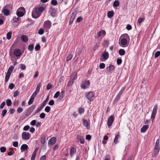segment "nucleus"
<instances>
[{
    "label": "nucleus",
    "instance_id": "1",
    "mask_svg": "<svg viewBox=\"0 0 160 160\" xmlns=\"http://www.w3.org/2000/svg\"><path fill=\"white\" fill-rule=\"evenodd\" d=\"M46 8L43 6H38L34 7L32 12V16L33 18L37 19L41 15L42 11H44Z\"/></svg>",
    "mask_w": 160,
    "mask_h": 160
},
{
    "label": "nucleus",
    "instance_id": "2",
    "mask_svg": "<svg viewBox=\"0 0 160 160\" xmlns=\"http://www.w3.org/2000/svg\"><path fill=\"white\" fill-rule=\"evenodd\" d=\"M77 72H74L72 73L70 76V78L68 82L67 86L68 87H70L73 84L75 80L77 78Z\"/></svg>",
    "mask_w": 160,
    "mask_h": 160
},
{
    "label": "nucleus",
    "instance_id": "3",
    "mask_svg": "<svg viewBox=\"0 0 160 160\" xmlns=\"http://www.w3.org/2000/svg\"><path fill=\"white\" fill-rule=\"evenodd\" d=\"M49 96H48L45 100L40 105V106L36 109L34 112L32 116L35 115L40 110H41L42 108L46 105V104L48 101L49 100Z\"/></svg>",
    "mask_w": 160,
    "mask_h": 160
},
{
    "label": "nucleus",
    "instance_id": "4",
    "mask_svg": "<svg viewBox=\"0 0 160 160\" xmlns=\"http://www.w3.org/2000/svg\"><path fill=\"white\" fill-rule=\"evenodd\" d=\"M10 7V5H7L4 6L2 8V12H3L5 16H8L10 13V11L8 10Z\"/></svg>",
    "mask_w": 160,
    "mask_h": 160
},
{
    "label": "nucleus",
    "instance_id": "5",
    "mask_svg": "<svg viewBox=\"0 0 160 160\" xmlns=\"http://www.w3.org/2000/svg\"><path fill=\"white\" fill-rule=\"evenodd\" d=\"M51 22L49 20H47L45 21L44 23V29L45 31L47 32H48V30L50 29L51 27Z\"/></svg>",
    "mask_w": 160,
    "mask_h": 160
},
{
    "label": "nucleus",
    "instance_id": "6",
    "mask_svg": "<svg viewBox=\"0 0 160 160\" xmlns=\"http://www.w3.org/2000/svg\"><path fill=\"white\" fill-rule=\"evenodd\" d=\"M114 66L112 64H110L106 68V73L108 74H109L114 71Z\"/></svg>",
    "mask_w": 160,
    "mask_h": 160
},
{
    "label": "nucleus",
    "instance_id": "7",
    "mask_svg": "<svg viewBox=\"0 0 160 160\" xmlns=\"http://www.w3.org/2000/svg\"><path fill=\"white\" fill-rule=\"evenodd\" d=\"M25 10L24 8L23 7H21L18 8L17 11V15L19 17H22L24 14L23 11Z\"/></svg>",
    "mask_w": 160,
    "mask_h": 160
},
{
    "label": "nucleus",
    "instance_id": "8",
    "mask_svg": "<svg viewBox=\"0 0 160 160\" xmlns=\"http://www.w3.org/2000/svg\"><path fill=\"white\" fill-rule=\"evenodd\" d=\"M158 109V106L157 105H155L152 111L151 114V119L152 121H153L155 117Z\"/></svg>",
    "mask_w": 160,
    "mask_h": 160
},
{
    "label": "nucleus",
    "instance_id": "9",
    "mask_svg": "<svg viewBox=\"0 0 160 160\" xmlns=\"http://www.w3.org/2000/svg\"><path fill=\"white\" fill-rule=\"evenodd\" d=\"M94 95V93L93 92L90 91L86 94V98L90 101H92L93 100L92 98Z\"/></svg>",
    "mask_w": 160,
    "mask_h": 160
},
{
    "label": "nucleus",
    "instance_id": "10",
    "mask_svg": "<svg viewBox=\"0 0 160 160\" xmlns=\"http://www.w3.org/2000/svg\"><path fill=\"white\" fill-rule=\"evenodd\" d=\"M35 105H33L32 106L29 107L25 112V115L27 117L32 112L35 108Z\"/></svg>",
    "mask_w": 160,
    "mask_h": 160
},
{
    "label": "nucleus",
    "instance_id": "11",
    "mask_svg": "<svg viewBox=\"0 0 160 160\" xmlns=\"http://www.w3.org/2000/svg\"><path fill=\"white\" fill-rule=\"evenodd\" d=\"M77 14V12L76 11L73 12L72 13V16L71 17L69 21V25H71L72 23L75 18V17Z\"/></svg>",
    "mask_w": 160,
    "mask_h": 160
},
{
    "label": "nucleus",
    "instance_id": "12",
    "mask_svg": "<svg viewBox=\"0 0 160 160\" xmlns=\"http://www.w3.org/2000/svg\"><path fill=\"white\" fill-rule=\"evenodd\" d=\"M22 139L24 140H28L30 138V134L26 132H23L22 133Z\"/></svg>",
    "mask_w": 160,
    "mask_h": 160
},
{
    "label": "nucleus",
    "instance_id": "13",
    "mask_svg": "<svg viewBox=\"0 0 160 160\" xmlns=\"http://www.w3.org/2000/svg\"><path fill=\"white\" fill-rule=\"evenodd\" d=\"M13 53L14 55L16 57H20L22 54V53L21 52V50L19 49H14Z\"/></svg>",
    "mask_w": 160,
    "mask_h": 160
},
{
    "label": "nucleus",
    "instance_id": "14",
    "mask_svg": "<svg viewBox=\"0 0 160 160\" xmlns=\"http://www.w3.org/2000/svg\"><path fill=\"white\" fill-rule=\"evenodd\" d=\"M90 85V81L89 80H86L81 85V87L82 88L85 89L88 88Z\"/></svg>",
    "mask_w": 160,
    "mask_h": 160
},
{
    "label": "nucleus",
    "instance_id": "15",
    "mask_svg": "<svg viewBox=\"0 0 160 160\" xmlns=\"http://www.w3.org/2000/svg\"><path fill=\"white\" fill-rule=\"evenodd\" d=\"M114 116L113 115H111L108 119L107 124L108 127L111 126L114 121Z\"/></svg>",
    "mask_w": 160,
    "mask_h": 160
},
{
    "label": "nucleus",
    "instance_id": "16",
    "mask_svg": "<svg viewBox=\"0 0 160 160\" xmlns=\"http://www.w3.org/2000/svg\"><path fill=\"white\" fill-rule=\"evenodd\" d=\"M56 139L54 137L51 138L48 141V145L49 146H52L56 142Z\"/></svg>",
    "mask_w": 160,
    "mask_h": 160
},
{
    "label": "nucleus",
    "instance_id": "17",
    "mask_svg": "<svg viewBox=\"0 0 160 160\" xmlns=\"http://www.w3.org/2000/svg\"><path fill=\"white\" fill-rule=\"evenodd\" d=\"M106 32L104 30H101L98 32L97 33L98 37H100V36L103 37L106 35Z\"/></svg>",
    "mask_w": 160,
    "mask_h": 160
},
{
    "label": "nucleus",
    "instance_id": "18",
    "mask_svg": "<svg viewBox=\"0 0 160 160\" xmlns=\"http://www.w3.org/2000/svg\"><path fill=\"white\" fill-rule=\"evenodd\" d=\"M102 57L103 59L105 60L107 59L109 57L108 53L106 52V50L104 51L102 53Z\"/></svg>",
    "mask_w": 160,
    "mask_h": 160
},
{
    "label": "nucleus",
    "instance_id": "19",
    "mask_svg": "<svg viewBox=\"0 0 160 160\" xmlns=\"http://www.w3.org/2000/svg\"><path fill=\"white\" fill-rule=\"evenodd\" d=\"M149 128L148 125H143V126L141 129V132L142 133L145 132Z\"/></svg>",
    "mask_w": 160,
    "mask_h": 160
},
{
    "label": "nucleus",
    "instance_id": "20",
    "mask_svg": "<svg viewBox=\"0 0 160 160\" xmlns=\"http://www.w3.org/2000/svg\"><path fill=\"white\" fill-rule=\"evenodd\" d=\"M28 148V146L26 144H22L20 148L21 152H23L24 150H27Z\"/></svg>",
    "mask_w": 160,
    "mask_h": 160
},
{
    "label": "nucleus",
    "instance_id": "21",
    "mask_svg": "<svg viewBox=\"0 0 160 160\" xmlns=\"http://www.w3.org/2000/svg\"><path fill=\"white\" fill-rule=\"evenodd\" d=\"M83 125L86 127L87 128H88L90 127V124L85 119H83Z\"/></svg>",
    "mask_w": 160,
    "mask_h": 160
},
{
    "label": "nucleus",
    "instance_id": "22",
    "mask_svg": "<svg viewBox=\"0 0 160 160\" xmlns=\"http://www.w3.org/2000/svg\"><path fill=\"white\" fill-rule=\"evenodd\" d=\"M21 39L24 42H26L28 41V38L25 35H22L21 36Z\"/></svg>",
    "mask_w": 160,
    "mask_h": 160
},
{
    "label": "nucleus",
    "instance_id": "23",
    "mask_svg": "<svg viewBox=\"0 0 160 160\" xmlns=\"http://www.w3.org/2000/svg\"><path fill=\"white\" fill-rule=\"evenodd\" d=\"M76 151L75 148L74 147H72L70 150V154L71 157H72L74 154V152Z\"/></svg>",
    "mask_w": 160,
    "mask_h": 160
},
{
    "label": "nucleus",
    "instance_id": "24",
    "mask_svg": "<svg viewBox=\"0 0 160 160\" xmlns=\"http://www.w3.org/2000/svg\"><path fill=\"white\" fill-rule=\"evenodd\" d=\"M114 12L113 11H109L107 13V16L109 18H111L114 15Z\"/></svg>",
    "mask_w": 160,
    "mask_h": 160
},
{
    "label": "nucleus",
    "instance_id": "25",
    "mask_svg": "<svg viewBox=\"0 0 160 160\" xmlns=\"http://www.w3.org/2000/svg\"><path fill=\"white\" fill-rule=\"evenodd\" d=\"M127 43V40L126 38H122L121 40V44L122 45H125Z\"/></svg>",
    "mask_w": 160,
    "mask_h": 160
},
{
    "label": "nucleus",
    "instance_id": "26",
    "mask_svg": "<svg viewBox=\"0 0 160 160\" xmlns=\"http://www.w3.org/2000/svg\"><path fill=\"white\" fill-rule=\"evenodd\" d=\"M13 22H19V23L20 22H19L20 21V18L19 17H14L12 19Z\"/></svg>",
    "mask_w": 160,
    "mask_h": 160
},
{
    "label": "nucleus",
    "instance_id": "27",
    "mask_svg": "<svg viewBox=\"0 0 160 160\" xmlns=\"http://www.w3.org/2000/svg\"><path fill=\"white\" fill-rule=\"evenodd\" d=\"M14 68V67L12 66H11L8 69V71L7 72V73H10V74H11L13 69Z\"/></svg>",
    "mask_w": 160,
    "mask_h": 160
},
{
    "label": "nucleus",
    "instance_id": "28",
    "mask_svg": "<svg viewBox=\"0 0 160 160\" xmlns=\"http://www.w3.org/2000/svg\"><path fill=\"white\" fill-rule=\"evenodd\" d=\"M120 137V136L119 135L118 133V134H115V137L114 140V143H117L118 139Z\"/></svg>",
    "mask_w": 160,
    "mask_h": 160
},
{
    "label": "nucleus",
    "instance_id": "29",
    "mask_svg": "<svg viewBox=\"0 0 160 160\" xmlns=\"http://www.w3.org/2000/svg\"><path fill=\"white\" fill-rule=\"evenodd\" d=\"M118 53L120 55L123 56L125 54V52L124 50L122 49H121L119 50Z\"/></svg>",
    "mask_w": 160,
    "mask_h": 160
},
{
    "label": "nucleus",
    "instance_id": "30",
    "mask_svg": "<svg viewBox=\"0 0 160 160\" xmlns=\"http://www.w3.org/2000/svg\"><path fill=\"white\" fill-rule=\"evenodd\" d=\"M119 2L118 0H115L113 3V7L114 8L117 7L119 5Z\"/></svg>",
    "mask_w": 160,
    "mask_h": 160
},
{
    "label": "nucleus",
    "instance_id": "31",
    "mask_svg": "<svg viewBox=\"0 0 160 160\" xmlns=\"http://www.w3.org/2000/svg\"><path fill=\"white\" fill-rule=\"evenodd\" d=\"M77 139L80 141V142L81 143H83L84 142V140L83 139L81 138V136L80 135H78L77 136Z\"/></svg>",
    "mask_w": 160,
    "mask_h": 160
},
{
    "label": "nucleus",
    "instance_id": "32",
    "mask_svg": "<svg viewBox=\"0 0 160 160\" xmlns=\"http://www.w3.org/2000/svg\"><path fill=\"white\" fill-rule=\"evenodd\" d=\"M34 49L33 44H31L29 45L28 47V49L30 51H32Z\"/></svg>",
    "mask_w": 160,
    "mask_h": 160
},
{
    "label": "nucleus",
    "instance_id": "33",
    "mask_svg": "<svg viewBox=\"0 0 160 160\" xmlns=\"http://www.w3.org/2000/svg\"><path fill=\"white\" fill-rule=\"evenodd\" d=\"M46 137L45 135L42 136L41 138V142L42 144H44L45 142Z\"/></svg>",
    "mask_w": 160,
    "mask_h": 160
},
{
    "label": "nucleus",
    "instance_id": "34",
    "mask_svg": "<svg viewBox=\"0 0 160 160\" xmlns=\"http://www.w3.org/2000/svg\"><path fill=\"white\" fill-rule=\"evenodd\" d=\"M12 32H8L7 34V38L8 40H10L12 36Z\"/></svg>",
    "mask_w": 160,
    "mask_h": 160
},
{
    "label": "nucleus",
    "instance_id": "35",
    "mask_svg": "<svg viewBox=\"0 0 160 160\" xmlns=\"http://www.w3.org/2000/svg\"><path fill=\"white\" fill-rule=\"evenodd\" d=\"M41 84L40 83H39L37 86L36 89L35 90V92L38 93L39 92L41 87Z\"/></svg>",
    "mask_w": 160,
    "mask_h": 160
},
{
    "label": "nucleus",
    "instance_id": "36",
    "mask_svg": "<svg viewBox=\"0 0 160 160\" xmlns=\"http://www.w3.org/2000/svg\"><path fill=\"white\" fill-rule=\"evenodd\" d=\"M84 112V109L83 108H80L78 109V113L80 114L83 113Z\"/></svg>",
    "mask_w": 160,
    "mask_h": 160
},
{
    "label": "nucleus",
    "instance_id": "37",
    "mask_svg": "<svg viewBox=\"0 0 160 160\" xmlns=\"http://www.w3.org/2000/svg\"><path fill=\"white\" fill-rule=\"evenodd\" d=\"M145 20V18L144 17L143 18H139L138 19V23L139 24H140L143 21Z\"/></svg>",
    "mask_w": 160,
    "mask_h": 160
},
{
    "label": "nucleus",
    "instance_id": "38",
    "mask_svg": "<svg viewBox=\"0 0 160 160\" xmlns=\"http://www.w3.org/2000/svg\"><path fill=\"white\" fill-rule=\"evenodd\" d=\"M11 74L10 73H7L5 77V82H7Z\"/></svg>",
    "mask_w": 160,
    "mask_h": 160
},
{
    "label": "nucleus",
    "instance_id": "39",
    "mask_svg": "<svg viewBox=\"0 0 160 160\" xmlns=\"http://www.w3.org/2000/svg\"><path fill=\"white\" fill-rule=\"evenodd\" d=\"M6 104L8 106H10L11 105L12 101L10 99H7L6 100Z\"/></svg>",
    "mask_w": 160,
    "mask_h": 160
},
{
    "label": "nucleus",
    "instance_id": "40",
    "mask_svg": "<svg viewBox=\"0 0 160 160\" xmlns=\"http://www.w3.org/2000/svg\"><path fill=\"white\" fill-rule=\"evenodd\" d=\"M6 148L5 147H2L0 148V151L1 152L4 153L6 151Z\"/></svg>",
    "mask_w": 160,
    "mask_h": 160
},
{
    "label": "nucleus",
    "instance_id": "41",
    "mask_svg": "<svg viewBox=\"0 0 160 160\" xmlns=\"http://www.w3.org/2000/svg\"><path fill=\"white\" fill-rule=\"evenodd\" d=\"M72 54L69 55L66 58V60L67 61H70L72 58Z\"/></svg>",
    "mask_w": 160,
    "mask_h": 160
},
{
    "label": "nucleus",
    "instance_id": "42",
    "mask_svg": "<svg viewBox=\"0 0 160 160\" xmlns=\"http://www.w3.org/2000/svg\"><path fill=\"white\" fill-rule=\"evenodd\" d=\"M125 89V87H123L120 92L118 93V95L121 96L124 90Z\"/></svg>",
    "mask_w": 160,
    "mask_h": 160
},
{
    "label": "nucleus",
    "instance_id": "43",
    "mask_svg": "<svg viewBox=\"0 0 160 160\" xmlns=\"http://www.w3.org/2000/svg\"><path fill=\"white\" fill-rule=\"evenodd\" d=\"M121 96L120 95H118V94L117 96L114 99V102H118Z\"/></svg>",
    "mask_w": 160,
    "mask_h": 160
},
{
    "label": "nucleus",
    "instance_id": "44",
    "mask_svg": "<svg viewBox=\"0 0 160 160\" xmlns=\"http://www.w3.org/2000/svg\"><path fill=\"white\" fill-rule=\"evenodd\" d=\"M40 49V46L39 44H37L35 47V49L36 51H38Z\"/></svg>",
    "mask_w": 160,
    "mask_h": 160
},
{
    "label": "nucleus",
    "instance_id": "45",
    "mask_svg": "<svg viewBox=\"0 0 160 160\" xmlns=\"http://www.w3.org/2000/svg\"><path fill=\"white\" fill-rule=\"evenodd\" d=\"M99 67L100 69H103L105 67V64L103 63H102L100 64Z\"/></svg>",
    "mask_w": 160,
    "mask_h": 160
},
{
    "label": "nucleus",
    "instance_id": "46",
    "mask_svg": "<svg viewBox=\"0 0 160 160\" xmlns=\"http://www.w3.org/2000/svg\"><path fill=\"white\" fill-rule=\"evenodd\" d=\"M34 99L33 98H30L28 102V104L29 105H30L33 102Z\"/></svg>",
    "mask_w": 160,
    "mask_h": 160
},
{
    "label": "nucleus",
    "instance_id": "47",
    "mask_svg": "<svg viewBox=\"0 0 160 160\" xmlns=\"http://www.w3.org/2000/svg\"><path fill=\"white\" fill-rule=\"evenodd\" d=\"M51 108L48 106H46L45 108V111L47 112H49Z\"/></svg>",
    "mask_w": 160,
    "mask_h": 160
},
{
    "label": "nucleus",
    "instance_id": "48",
    "mask_svg": "<svg viewBox=\"0 0 160 160\" xmlns=\"http://www.w3.org/2000/svg\"><path fill=\"white\" fill-rule=\"evenodd\" d=\"M160 55V51H158L156 52L154 55L155 58H158Z\"/></svg>",
    "mask_w": 160,
    "mask_h": 160
},
{
    "label": "nucleus",
    "instance_id": "49",
    "mask_svg": "<svg viewBox=\"0 0 160 160\" xmlns=\"http://www.w3.org/2000/svg\"><path fill=\"white\" fill-rule=\"evenodd\" d=\"M12 145L15 147H17L18 145V143L17 141L14 142H13Z\"/></svg>",
    "mask_w": 160,
    "mask_h": 160
},
{
    "label": "nucleus",
    "instance_id": "50",
    "mask_svg": "<svg viewBox=\"0 0 160 160\" xmlns=\"http://www.w3.org/2000/svg\"><path fill=\"white\" fill-rule=\"evenodd\" d=\"M60 94V92L59 91L55 93V94L54 96V98H57L59 96V95Z\"/></svg>",
    "mask_w": 160,
    "mask_h": 160
},
{
    "label": "nucleus",
    "instance_id": "51",
    "mask_svg": "<svg viewBox=\"0 0 160 160\" xmlns=\"http://www.w3.org/2000/svg\"><path fill=\"white\" fill-rule=\"evenodd\" d=\"M51 3L52 5L55 6L57 4V2L56 0H52L51 1Z\"/></svg>",
    "mask_w": 160,
    "mask_h": 160
},
{
    "label": "nucleus",
    "instance_id": "52",
    "mask_svg": "<svg viewBox=\"0 0 160 160\" xmlns=\"http://www.w3.org/2000/svg\"><path fill=\"white\" fill-rule=\"evenodd\" d=\"M38 150V147L36 148H35V149H34L32 155L36 156V154H37V151Z\"/></svg>",
    "mask_w": 160,
    "mask_h": 160
},
{
    "label": "nucleus",
    "instance_id": "53",
    "mask_svg": "<svg viewBox=\"0 0 160 160\" xmlns=\"http://www.w3.org/2000/svg\"><path fill=\"white\" fill-rule=\"evenodd\" d=\"M20 65V68L22 70H24L26 69V67L25 65L22 64Z\"/></svg>",
    "mask_w": 160,
    "mask_h": 160
},
{
    "label": "nucleus",
    "instance_id": "54",
    "mask_svg": "<svg viewBox=\"0 0 160 160\" xmlns=\"http://www.w3.org/2000/svg\"><path fill=\"white\" fill-rule=\"evenodd\" d=\"M117 62L118 65H120L122 62V60L121 59H118L117 60Z\"/></svg>",
    "mask_w": 160,
    "mask_h": 160
},
{
    "label": "nucleus",
    "instance_id": "55",
    "mask_svg": "<svg viewBox=\"0 0 160 160\" xmlns=\"http://www.w3.org/2000/svg\"><path fill=\"white\" fill-rule=\"evenodd\" d=\"M14 87V84L13 83H11L9 85V88L10 89H12Z\"/></svg>",
    "mask_w": 160,
    "mask_h": 160
},
{
    "label": "nucleus",
    "instance_id": "56",
    "mask_svg": "<svg viewBox=\"0 0 160 160\" xmlns=\"http://www.w3.org/2000/svg\"><path fill=\"white\" fill-rule=\"evenodd\" d=\"M54 101L53 100H50L48 102V104L50 106L53 105H54Z\"/></svg>",
    "mask_w": 160,
    "mask_h": 160
},
{
    "label": "nucleus",
    "instance_id": "57",
    "mask_svg": "<svg viewBox=\"0 0 160 160\" xmlns=\"http://www.w3.org/2000/svg\"><path fill=\"white\" fill-rule=\"evenodd\" d=\"M44 32V30L42 28H41L39 30L38 33L40 35H42L43 33Z\"/></svg>",
    "mask_w": 160,
    "mask_h": 160
},
{
    "label": "nucleus",
    "instance_id": "58",
    "mask_svg": "<svg viewBox=\"0 0 160 160\" xmlns=\"http://www.w3.org/2000/svg\"><path fill=\"white\" fill-rule=\"evenodd\" d=\"M45 114L43 112L41 113L40 114V117L41 118L43 119L45 118Z\"/></svg>",
    "mask_w": 160,
    "mask_h": 160
},
{
    "label": "nucleus",
    "instance_id": "59",
    "mask_svg": "<svg viewBox=\"0 0 160 160\" xmlns=\"http://www.w3.org/2000/svg\"><path fill=\"white\" fill-rule=\"evenodd\" d=\"M52 86L51 84H48L47 86V90H49L51 89Z\"/></svg>",
    "mask_w": 160,
    "mask_h": 160
},
{
    "label": "nucleus",
    "instance_id": "60",
    "mask_svg": "<svg viewBox=\"0 0 160 160\" xmlns=\"http://www.w3.org/2000/svg\"><path fill=\"white\" fill-rule=\"evenodd\" d=\"M29 128L30 127L28 125H26L24 127L23 130L24 131H27Z\"/></svg>",
    "mask_w": 160,
    "mask_h": 160
},
{
    "label": "nucleus",
    "instance_id": "61",
    "mask_svg": "<svg viewBox=\"0 0 160 160\" xmlns=\"http://www.w3.org/2000/svg\"><path fill=\"white\" fill-rule=\"evenodd\" d=\"M7 112V110L6 109H4L2 111V115L3 117H4L6 113Z\"/></svg>",
    "mask_w": 160,
    "mask_h": 160
},
{
    "label": "nucleus",
    "instance_id": "62",
    "mask_svg": "<svg viewBox=\"0 0 160 160\" xmlns=\"http://www.w3.org/2000/svg\"><path fill=\"white\" fill-rule=\"evenodd\" d=\"M126 28L128 30H131L132 28V26L129 24H128L126 26Z\"/></svg>",
    "mask_w": 160,
    "mask_h": 160
},
{
    "label": "nucleus",
    "instance_id": "63",
    "mask_svg": "<svg viewBox=\"0 0 160 160\" xmlns=\"http://www.w3.org/2000/svg\"><path fill=\"white\" fill-rule=\"evenodd\" d=\"M5 104H6V103H5V102H2V103H1V104L0 106V108L1 109L3 108L4 107V106L5 105Z\"/></svg>",
    "mask_w": 160,
    "mask_h": 160
},
{
    "label": "nucleus",
    "instance_id": "64",
    "mask_svg": "<svg viewBox=\"0 0 160 160\" xmlns=\"http://www.w3.org/2000/svg\"><path fill=\"white\" fill-rule=\"evenodd\" d=\"M36 120H33L30 122V124L32 126H34L36 124Z\"/></svg>",
    "mask_w": 160,
    "mask_h": 160
}]
</instances>
